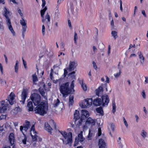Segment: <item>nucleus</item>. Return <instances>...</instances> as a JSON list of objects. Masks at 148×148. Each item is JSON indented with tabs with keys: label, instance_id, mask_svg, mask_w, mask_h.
<instances>
[{
	"label": "nucleus",
	"instance_id": "obj_47",
	"mask_svg": "<svg viewBox=\"0 0 148 148\" xmlns=\"http://www.w3.org/2000/svg\"><path fill=\"white\" fill-rule=\"evenodd\" d=\"M22 60L23 62V64L24 66L25 69H27V64L26 62L24 60L23 58H22Z\"/></svg>",
	"mask_w": 148,
	"mask_h": 148
},
{
	"label": "nucleus",
	"instance_id": "obj_42",
	"mask_svg": "<svg viewBox=\"0 0 148 148\" xmlns=\"http://www.w3.org/2000/svg\"><path fill=\"white\" fill-rule=\"evenodd\" d=\"M79 141H80L79 140L77 139V138H76L75 140L74 146H77L79 143Z\"/></svg>",
	"mask_w": 148,
	"mask_h": 148
},
{
	"label": "nucleus",
	"instance_id": "obj_58",
	"mask_svg": "<svg viewBox=\"0 0 148 148\" xmlns=\"http://www.w3.org/2000/svg\"><path fill=\"white\" fill-rule=\"evenodd\" d=\"M0 69L1 72L2 73H3V68L2 65L1 63H0Z\"/></svg>",
	"mask_w": 148,
	"mask_h": 148
},
{
	"label": "nucleus",
	"instance_id": "obj_15",
	"mask_svg": "<svg viewBox=\"0 0 148 148\" xmlns=\"http://www.w3.org/2000/svg\"><path fill=\"white\" fill-rule=\"evenodd\" d=\"M44 129L45 130L50 133V134H51L53 129L47 122H46L45 123Z\"/></svg>",
	"mask_w": 148,
	"mask_h": 148
},
{
	"label": "nucleus",
	"instance_id": "obj_28",
	"mask_svg": "<svg viewBox=\"0 0 148 148\" xmlns=\"http://www.w3.org/2000/svg\"><path fill=\"white\" fill-rule=\"evenodd\" d=\"M80 83L83 90L85 91H86L87 90V87L85 84L83 82V80H82L81 82H80Z\"/></svg>",
	"mask_w": 148,
	"mask_h": 148
},
{
	"label": "nucleus",
	"instance_id": "obj_44",
	"mask_svg": "<svg viewBox=\"0 0 148 148\" xmlns=\"http://www.w3.org/2000/svg\"><path fill=\"white\" fill-rule=\"evenodd\" d=\"M45 27L44 25H42V32L43 35L44 36L45 34Z\"/></svg>",
	"mask_w": 148,
	"mask_h": 148
},
{
	"label": "nucleus",
	"instance_id": "obj_4",
	"mask_svg": "<svg viewBox=\"0 0 148 148\" xmlns=\"http://www.w3.org/2000/svg\"><path fill=\"white\" fill-rule=\"evenodd\" d=\"M4 14V16L6 18L9 29L10 31L13 35L14 36L15 34V33L12 27L10 20L9 18V17L10 16V12L6 8L5 9Z\"/></svg>",
	"mask_w": 148,
	"mask_h": 148
},
{
	"label": "nucleus",
	"instance_id": "obj_5",
	"mask_svg": "<svg viewBox=\"0 0 148 148\" xmlns=\"http://www.w3.org/2000/svg\"><path fill=\"white\" fill-rule=\"evenodd\" d=\"M30 98L35 106H37L40 103L41 98L39 94L33 93L31 94Z\"/></svg>",
	"mask_w": 148,
	"mask_h": 148
},
{
	"label": "nucleus",
	"instance_id": "obj_30",
	"mask_svg": "<svg viewBox=\"0 0 148 148\" xmlns=\"http://www.w3.org/2000/svg\"><path fill=\"white\" fill-rule=\"evenodd\" d=\"M112 112L113 114H114L116 112V103L114 100L113 101H112Z\"/></svg>",
	"mask_w": 148,
	"mask_h": 148
},
{
	"label": "nucleus",
	"instance_id": "obj_36",
	"mask_svg": "<svg viewBox=\"0 0 148 148\" xmlns=\"http://www.w3.org/2000/svg\"><path fill=\"white\" fill-rule=\"evenodd\" d=\"M33 81L34 82H35L37 81H38V77L37 75H36V73L33 74L32 76Z\"/></svg>",
	"mask_w": 148,
	"mask_h": 148
},
{
	"label": "nucleus",
	"instance_id": "obj_40",
	"mask_svg": "<svg viewBox=\"0 0 148 148\" xmlns=\"http://www.w3.org/2000/svg\"><path fill=\"white\" fill-rule=\"evenodd\" d=\"M77 38V34L76 32H75L74 33V40L75 42V44H77V42L76 41V40Z\"/></svg>",
	"mask_w": 148,
	"mask_h": 148
},
{
	"label": "nucleus",
	"instance_id": "obj_49",
	"mask_svg": "<svg viewBox=\"0 0 148 148\" xmlns=\"http://www.w3.org/2000/svg\"><path fill=\"white\" fill-rule=\"evenodd\" d=\"M123 120L124 124L127 127H128V124L127 121L124 117H123Z\"/></svg>",
	"mask_w": 148,
	"mask_h": 148
},
{
	"label": "nucleus",
	"instance_id": "obj_18",
	"mask_svg": "<svg viewBox=\"0 0 148 148\" xmlns=\"http://www.w3.org/2000/svg\"><path fill=\"white\" fill-rule=\"evenodd\" d=\"M98 145L99 148H105L106 143L103 139L101 138L99 140Z\"/></svg>",
	"mask_w": 148,
	"mask_h": 148
},
{
	"label": "nucleus",
	"instance_id": "obj_14",
	"mask_svg": "<svg viewBox=\"0 0 148 148\" xmlns=\"http://www.w3.org/2000/svg\"><path fill=\"white\" fill-rule=\"evenodd\" d=\"M102 103L101 99L98 97L94 99L93 101L92 100V104L94 106H100L102 105Z\"/></svg>",
	"mask_w": 148,
	"mask_h": 148
},
{
	"label": "nucleus",
	"instance_id": "obj_17",
	"mask_svg": "<svg viewBox=\"0 0 148 148\" xmlns=\"http://www.w3.org/2000/svg\"><path fill=\"white\" fill-rule=\"evenodd\" d=\"M75 64H75L74 61H71L69 64V68H68L67 69L69 70V71H73L76 66ZM76 65H77V64H76Z\"/></svg>",
	"mask_w": 148,
	"mask_h": 148
},
{
	"label": "nucleus",
	"instance_id": "obj_29",
	"mask_svg": "<svg viewBox=\"0 0 148 148\" xmlns=\"http://www.w3.org/2000/svg\"><path fill=\"white\" fill-rule=\"evenodd\" d=\"M74 80L72 81L70 88H69V90L71 93L72 92H74L75 91L74 89Z\"/></svg>",
	"mask_w": 148,
	"mask_h": 148
},
{
	"label": "nucleus",
	"instance_id": "obj_7",
	"mask_svg": "<svg viewBox=\"0 0 148 148\" xmlns=\"http://www.w3.org/2000/svg\"><path fill=\"white\" fill-rule=\"evenodd\" d=\"M92 98H87L83 100L80 105L82 108H84L90 106L92 105Z\"/></svg>",
	"mask_w": 148,
	"mask_h": 148
},
{
	"label": "nucleus",
	"instance_id": "obj_34",
	"mask_svg": "<svg viewBox=\"0 0 148 148\" xmlns=\"http://www.w3.org/2000/svg\"><path fill=\"white\" fill-rule=\"evenodd\" d=\"M60 103V100L57 99L56 101H55L54 102V106L55 107H57Z\"/></svg>",
	"mask_w": 148,
	"mask_h": 148
},
{
	"label": "nucleus",
	"instance_id": "obj_54",
	"mask_svg": "<svg viewBox=\"0 0 148 148\" xmlns=\"http://www.w3.org/2000/svg\"><path fill=\"white\" fill-rule=\"evenodd\" d=\"M61 49H62V50L63 51L65 50V48H64V46L63 44V42H62L61 43Z\"/></svg>",
	"mask_w": 148,
	"mask_h": 148
},
{
	"label": "nucleus",
	"instance_id": "obj_11",
	"mask_svg": "<svg viewBox=\"0 0 148 148\" xmlns=\"http://www.w3.org/2000/svg\"><path fill=\"white\" fill-rule=\"evenodd\" d=\"M101 98L102 106H107L110 101L108 96L106 94H104L101 96Z\"/></svg>",
	"mask_w": 148,
	"mask_h": 148
},
{
	"label": "nucleus",
	"instance_id": "obj_31",
	"mask_svg": "<svg viewBox=\"0 0 148 148\" xmlns=\"http://www.w3.org/2000/svg\"><path fill=\"white\" fill-rule=\"evenodd\" d=\"M111 35L113 37L115 40L118 37L117 33L115 31H112L111 32Z\"/></svg>",
	"mask_w": 148,
	"mask_h": 148
},
{
	"label": "nucleus",
	"instance_id": "obj_33",
	"mask_svg": "<svg viewBox=\"0 0 148 148\" xmlns=\"http://www.w3.org/2000/svg\"><path fill=\"white\" fill-rule=\"evenodd\" d=\"M80 142H82L84 140V138H83V135L82 134H79L78 135V138H77Z\"/></svg>",
	"mask_w": 148,
	"mask_h": 148
},
{
	"label": "nucleus",
	"instance_id": "obj_10",
	"mask_svg": "<svg viewBox=\"0 0 148 148\" xmlns=\"http://www.w3.org/2000/svg\"><path fill=\"white\" fill-rule=\"evenodd\" d=\"M9 140L10 143L11 145V146H12V147L9 146L5 145L3 147V148H15V144H14L15 137L13 133H11L10 134L9 136Z\"/></svg>",
	"mask_w": 148,
	"mask_h": 148
},
{
	"label": "nucleus",
	"instance_id": "obj_56",
	"mask_svg": "<svg viewBox=\"0 0 148 148\" xmlns=\"http://www.w3.org/2000/svg\"><path fill=\"white\" fill-rule=\"evenodd\" d=\"M106 82L107 83H109L110 82L109 78L107 76H106Z\"/></svg>",
	"mask_w": 148,
	"mask_h": 148
},
{
	"label": "nucleus",
	"instance_id": "obj_46",
	"mask_svg": "<svg viewBox=\"0 0 148 148\" xmlns=\"http://www.w3.org/2000/svg\"><path fill=\"white\" fill-rule=\"evenodd\" d=\"M101 128H99L98 129V136H100L101 134Z\"/></svg>",
	"mask_w": 148,
	"mask_h": 148
},
{
	"label": "nucleus",
	"instance_id": "obj_38",
	"mask_svg": "<svg viewBox=\"0 0 148 148\" xmlns=\"http://www.w3.org/2000/svg\"><path fill=\"white\" fill-rule=\"evenodd\" d=\"M147 133L146 132H145L144 130H142V132L141 133V135L143 137V138H145L146 137Z\"/></svg>",
	"mask_w": 148,
	"mask_h": 148
},
{
	"label": "nucleus",
	"instance_id": "obj_22",
	"mask_svg": "<svg viewBox=\"0 0 148 148\" xmlns=\"http://www.w3.org/2000/svg\"><path fill=\"white\" fill-rule=\"evenodd\" d=\"M79 114V111L76 110L74 114V119H75V121L80 119Z\"/></svg>",
	"mask_w": 148,
	"mask_h": 148
},
{
	"label": "nucleus",
	"instance_id": "obj_2",
	"mask_svg": "<svg viewBox=\"0 0 148 148\" xmlns=\"http://www.w3.org/2000/svg\"><path fill=\"white\" fill-rule=\"evenodd\" d=\"M59 89L60 92L62 94L63 97H66L71 93L69 82L62 84L60 86Z\"/></svg>",
	"mask_w": 148,
	"mask_h": 148
},
{
	"label": "nucleus",
	"instance_id": "obj_23",
	"mask_svg": "<svg viewBox=\"0 0 148 148\" xmlns=\"http://www.w3.org/2000/svg\"><path fill=\"white\" fill-rule=\"evenodd\" d=\"M86 123L87 124H91L92 125H94L95 124V122L94 120L92 119L90 117H89L88 118Z\"/></svg>",
	"mask_w": 148,
	"mask_h": 148
},
{
	"label": "nucleus",
	"instance_id": "obj_24",
	"mask_svg": "<svg viewBox=\"0 0 148 148\" xmlns=\"http://www.w3.org/2000/svg\"><path fill=\"white\" fill-rule=\"evenodd\" d=\"M103 88L101 86H99L97 89L95 90L96 94L98 96H99L100 92H103Z\"/></svg>",
	"mask_w": 148,
	"mask_h": 148
},
{
	"label": "nucleus",
	"instance_id": "obj_3",
	"mask_svg": "<svg viewBox=\"0 0 148 148\" xmlns=\"http://www.w3.org/2000/svg\"><path fill=\"white\" fill-rule=\"evenodd\" d=\"M59 132L64 137L65 140L67 139L66 141H64L62 140L63 143L66 145L71 144L72 142V134L71 132H69L68 134L65 131H60Z\"/></svg>",
	"mask_w": 148,
	"mask_h": 148
},
{
	"label": "nucleus",
	"instance_id": "obj_13",
	"mask_svg": "<svg viewBox=\"0 0 148 148\" xmlns=\"http://www.w3.org/2000/svg\"><path fill=\"white\" fill-rule=\"evenodd\" d=\"M30 131H32L33 133L35 134L33 136L31 133H30V135L32 137V141L34 142L37 141V136L36 134V132L35 130L34 125H33L32 126V127L30 129Z\"/></svg>",
	"mask_w": 148,
	"mask_h": 148
},
{
	"label": "nucleus",
	"instance_id": "obj_1",
	"mask_svg": "<svg viewBox=\"0 0 148 148\" xmlns=\"http://www.w3.org/2000/svg\"><path fill=\"white\" fill-rule=\"evenodd\" d=\"M36 106L34 109L36 113L43 116L47 113L48 107L46 106L45 103L42 102Z\"/></svg>",
	"mask_w": 148,
	"mask_h": 148
},
{
	"label": "nucleus",
	"instance_id": "obj_55",
	"mask_svg": "<svg viewBox=\"0 0 148 148\" xmlns=\"http://www.w3.org/2000/svg\"><path fill=\"white\" fill-rule=\"evenodd\" d=\"M120 9L121 11H123V7L122 5V1L121 0H120Z\"/></svg>",
	"mask_w": 148,
	"mask_h": 148
},
{
	"label": "nucleus",
	"instance_id": "obj_27",
	"mask_svg": "<svg viewBox=\"0 0 148 148\" xmlns=\"http://www.w3.org/2000/svg\"><path fill=\"white\" fill-rule=\"evenodd\" d=\"M39 91L40 92V93L41 94V95L43 97L45 98L46 96L45 95V92L44 89L43 88H40L39 89Z\"/></svg>",
	"mask_w": 148,
	"mask_h": 148
},
{
	"label": "nucleus",
	"instance_id": "obj_50",
	"mask_svg": "<svg viewBox=\"0 0 148 148\" xmlns=\"http://www.w3.org/2000/svg\"><path fill=\"white\" fill-rule=\"evenodd\" d=\"M92 64L93 65V66L94 68L96 70L97 69V66L96 65V64L95 62V61H93L92 62Z\"/></svg>",
	"mask_w": 148,
	"mask_h": 148
},
{
	"label": "nucleus",
	"instance_id": "obj_48",
	"mask_svg": "<svg viewBox=\"0 0 148 148\" xmlns=\"http://www.w3.org/2000/svg\"><path fill=\"white\" fill-rule=\"evenodd\" d=\"M6 118V116L3 114H1L0 116V119L1 120H2L3 119H5Z\"/></svg>",
	"mask_w": 148,
	"mask_h": 148
},
{
	"label": "nucleus",
	"instance_id": "obj_6",
	"mask_svg": "<svg viewBox=\"0 0 148 148\" xmlns=\"http://www.w3.org/2000/svg\"><path fill=\"white\" fill-rule=\"evenodd\" d=\"M81 116L80 119L77 124V125L79 126L81 125L82 122L85 121V120L89 116L88 112L86 110H82L81 111Z\"/></svg>",
	"mask_w": 148,
	"mask_h": 148
},
{
	"label": "nucleus",
	"instance_id": "obj_57",
	"mask_svg": "<svg viewBox=\"0 0 148 148\" xmlns=\"http://www.w3.org/2000/svg\"><path fill=\"white\" fill-rule=\"evenodd\" d=\"M136 47L135 45L134 44L133 45L131 44H130L129 46V49H130L132 47L135 48Z\"/></svg>",
	"mask_w": 148,
	"mask_h": 148
},
{
	"label": "nucleus",
	"instance_id": "obj_60",
	"mask_svg": "<svg viewBox=\"0 0 148 148\" xmlns=\"http://www.w3.org/2000/svg\"><path fill=\"white\" fill-rule=\"evenodd\" d=\"M68 25L69 26V27L71 28L72 26L71 25V22L69 19L68 20Z\"/></svg>",
	"mask_w": 148,
	"mask_h": 148
},
{
	"label": "nucleus",
	"instance_id": "obj_63",
	"mask_svg": "<svg viewBox=\"0 0 148 148\" xmlns=\"http://www.w3.org/2000/svg\"><path fill=\"white\" fill-rule=\"evenodd\" d=\"M110 24H111V25L112 26V27L114 26V22L113 20V19H112V20H111Z\"/></svg>",
	"mask_w": 148,
	"mask_h": 148
},
{
	"label": "nucleus",
	"instance_id": "obj_9",
	"mask_svg": "<svg viewBox=\"0 0 148 148\" xmlns=\"http://www.w3.org/2000/svg\"><path fill=\"white\" fill-rule=\"evenodd\" d=\"M47 10V8L45 7L43 9L40 10V14L42 18V22L43 23H45L46 21V19H47V21L46 22L47 24H48V23L50 21V17L48 13L46 15L45 18L44 17V14L45 13Z\"/></svg>",
	"mask_w": 148,
	"mask_h": 148
},
{
	"label": "nucleus",
	"instance_id": "obj_20",
	"mask_svg": "<svg viewBox=\"0 0 148 148\" xmlns=\"http://www.w3.org/2000/svg\"><path fill=\"white\" fill-rule=\"evenodd\" d=\"M30 122L27 121H26L25 123L23 124V128H24V130L25 132H27L30 128Z\"/></svg>",
	"mask_w": 148,
	"mask_h": 148
},
{
	"label": "nucleus",
	"instance_id": "obj_16",
	"mask_svg": "<svg viewBox=\"0 0 148 148\" xmlns=\"http://www.w3.org/2000/svg\"><path fill=\"white\" fill-rule=\"evenodd\" d=\"M27 94V93L26 90L25 89L23 90L21 95L22 100L21 101V102H22L23 103H24Z\"/></svg>",
	"mask_w": 148,
	"mask_h": 148
},
{
	"label": "nucleus",
	"instance_id": "obj_53",
	"mask_svg": "<svg viewBox=\"0 0 148 148\" xmlns=\"http://www.w3.org/2000/svg\"><path fill=\"white\" fill-rule=\"evenodd\" d=\"M142 95L144 99H145L146 98V95H145L144 90H143L142 91Z\"/></svg>",
	"mask_w": 148,
	"mask_h": 148
},
{
	"label": "nucleus",
	"instance_id": "obj_59",
	"mask_svg": "<svg viewBox=\"0 0 148 148\" xmlns=\"http://www.w3.org/2000/svg\"><path fill=\"white\" fill-rule=\"evenodd\" d=\"M46 4V2L45 0H42V7H45Z\"/></svg>",
	"mask_w": 148,
	"mask_h": 148
},
{
	"label": "nucleus",
	"instance_id": "obj_61",
	"mask_svg": "<svg viewBox=\"0 0 148 148\" xmlns=\"http://www.w3.org/2000/svg\"><path fill=\"white\" fill-rule=\"evenodd\" d=\"M142 13L145 17L146 16V15L145 14V11L144 10H142Z\"/></svg>",
	"mask_w": 148,
	"mask_h": 148
},
{
	"label": "nucleus",
	"instance_id": "obj_62",
	"mask_svg": "<svg viewBox=\"0 0 148 148\" xmlns=\"http://www.w3.org/2000/svg\"><path fill=\"white\" fill-rule=\"evenodd\" d=\"M92 134L91 133V132L90 130L89 131V134H88V137L90 138L92 137Z\"/></svg>",
	"mask_w": 148,
	"mask_h": 148
},
{
	"label": "nucleus",
	"instance_id": "obj_43",
	"mask_svg": "<svg viewBox=\"0 0 148 148\" xmlns=\"http://www.w3.org/2000/svg\"><path fill=\"white\" fill-rule=\"evenodd\" d=\"M14 99H8V101H9V102L10 103V104L11 105H13L14 103Z\"/></svg>",
	"mask_w": 148,
	"mask_h": 148
},
{
	"label": "nucleus",
	"instance_id": "obj_32",
	"mask_svg": "<svg viewBox=\"0 0 148 148\" xmlns=\"http://www.w3.org/2000/svg\"><path fill=\"white\" fill-rule=\"evenodd\" d=\"M139 58L140 59V62L141 63L143 64V63L144 62L145 58L144 57L143 55L142 54V53L141 52H140V53L139 55Z\"/></svg>",
	"mask_w": 148,
	"mask_h": 148
},
{
	"label": "nucleus",
	"instance_id": "obj_52",
	"mask_svg": "<svg viewBox=\"0 0 148 148\" xmlns=\"http://www.w3.org/2000/svg\"><path fill=\"white\" fill-rule=\"evenodd\" d=\"M18 12L19 13V14L20 15V16L21 17H23V13H22V12H21V10L20 9H19L18 10Z\"/></svg>",
	"mask_w": 148,
	"mask_h": 148
},
{
	"label": "nucleus",
	"instance_id": "obj_21",
	"mask_svg": "<svg viewBox=\"0 0 148 148\" xmlns=\"http://www.w3.org/2000/svg\"><path fill=\"white\" fill-rule=\"evenodd\" d=\"M33 102L29 101L28 102L27 107L28 108V110L29 111H32L33 110L34 107L33 105Z\"/></svg>",
	"mask_w": 148,
	"mask_h": 148
},
{
	"label": "nucleus",
	"instance_id": "obj_41",
	"mask_svg": "<svg viewBox=\"0 0 148 148\" xmlns=\"http://www.w3.org/2000/svg\"><path fill=\"white\" fill-rule=\"evenodd\" d=\"M121 73V69H119V71L118 73H115L114 74V76L116 77H119L120 76Z\"/></svg>",
	"mask_w": 148,
	"mask_h": 148
},
{
	"label": "nucleus",
	"instance_id": "obj_19",
	"mask_svg": "<svg viewBox=\"0 0 148 148\" xmlns=\"http://www.w3.org/2000/svg\"><path fill=\"white\" fill-rule=\"evenodd\" d=\"M20 131L22 133L23 135L24 136V138L22 140V143L23 144L25 145L26 144V143L27 137L26 135L24 134V133L23 132V126L21 125L20 126Z\"/></svg>",
	"mask_w": 148,
	"mask_h": 148
},
{
	"label": "nucleus",
	"instance_id": "obj_25",
	"mask_svg": "<svg viewBox=\"0 0 148 148\" xmlns=\"http://www.w3.org/2000/svg\"><path fill=\"white\" fill-rule=\"evenodd\" d=\"M74 96L73 95H71L69 96V106H72L74 102Z\"/></svg>",
	"mask_w": 148,
	"mask_h": 148
},
{
	"label": "nucleus",
	"instance_id": "obj_35",
	"mask_svg": "<svg viewBox=\"0 0 148 148\" xmlns=\"http://www.w3.org/2000/svg\"><path fill=\"white\" fill-rule=\"evenodd\" d=\"M18 61H16L15 65L14 67L15 72L16 73H17L18 72Z\"/></svg>",
	"mask_w": 148,
	"mask_h": 148
},
{
	"label": "nucleus",
	"instance_id": "obj_12",
	"mask_svg": "<svg viewBox=\"0 0 148 148\" xmlns=\"http://www.w3.org/2000/svg\"><path fill=\"white\" fill-rule=\"evenodd\" d=\"M1 106L0 107V113H3L6 111L9 104L5 103V101L2 100L1 101Z\"/></svg>",
	"mask_w": 148,
	"mask_h": 148
},
{
	"label": "nucleus",
	"instance_id": "obj_64",
	"mask_svg": "<svg viewBox=\"0 0 148 148\" xmlns=\"http://www.w3.org/2000/svg\"><path fill=\"white\" fill-rule=\"evenodd\" d=\"M145 82L146 83H148V77H145Z\"/></svg>",
	"mask_w": 148,
	"mask_h": 148
},
{
	"label": "nucleus",
	"instance_id": "obj_26",
	"mask_svg": "<svg viewBox=\"0 0 148 148\" xmlns=\"http://www.w3.org/2000/svg\"><path fill=\"white\" fill-rule=\"evenodd\" d=\"M96 111L98 113H99L102 116L103 115V111L102 107H100L97 108Z\"/></svg>",
	"mask_w": 148,
	"mask_h": 148
},
{
	"label": "nucleus",
	"instance_id": "obj_8",
	"mask_svg": "<svg viewBox=\"0 0 148 148\" xmlns=\"http://www.w3.org/2000/svg\"><path fill=\"white\" fill-rule=\"evenodd\" d=\"M21 25L22 26V28L21 29L22 36L23 39L25 37V34L27 29V21L25 20L23 17H21V19L20 21Z\"/></svg>",
	"mask_w": 148,
	"mask_h": 148
},
{
	"label": "nucleus",
	"instance_id": "obj_37",
	"mask_svg": "<svg viewBox=\"0 0 148 148\" xmlns=\"http://www.w3.org/2000/svg\"><path fill=\"white\" fill-rule=\"evenodd\" d=\"M14 97L15 94L13 92H12L11 93L9 97H8V99H14Z\"/></svg>",
	"mask_w": 148,
	"mask_h": 148
},
{
	"label": "nucleus",
	"instance_id": "obj_45",
	"mask_svg": "<svg viewBox=\"0 0 148 148\" xmlns=\"http://www.w3.org/2000/svg\"><path fill=\"white\" fill-rule=\"evenodd\" d=\"M53 71V69H51V72H50V78L52 80L53 79V73H52Z\"/></svg>",
	"mask_w": 148,
	"mask_h": 148
},
{
	"label": "nucleus",
	"instance_id": "obj_39",
	"mask_svg": "<svg viewBox=\"0 0 148 148\" xmlns=\"http://www.w3.org/2000/svg\"><path fill=\"white\" fill-rule=\"evenodd\" d=\"M75 73V72L74 71L69 73L68 75L69 76H71L73 78H75V75L74 74Z\"/></svg>",
	"mask_w": 148,
	"mask_h": 148
},
{
	"label": "nucleus",
	"instance_id": "obj_51",
	"mask_svg": "<svg viewBox=\"0 0 148 148\" xmlns=\"http://www.w3.org/2000/svg\"><path fill=\"white\" fill-rule=\"evenodd\" d=\"M68 72L67 71L66 69H64V77H66L67 74Z\"/></svg>",
	"mask_w": 148,
	"mask_h": 148
}]
</instances>
